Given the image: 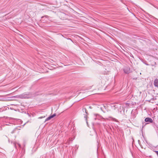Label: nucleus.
Masks as SVG:
<instances>
[{
    "mask_svg": "<svg viewBox=\"0 0 158 158\" xmlns=\"http://www.w3.org/2000/svg\"><path fill=\"white\" fill-rule=\"evenodd\" d=\"M31 96L32 95L30 93L25 92L22 94H21L14 96V97L21 99L29 98H31Z\"/></svg>",
    "mask_w": 158,
    "mask_h": 158,
    "instance_id": "nucleus-1",
    "label": "nucleus"
},
{
    "mask_svg": "<svg viewBox=\"0 0 158 158\" xmlns=\"http://www.w3.org/2000/svg\"><path fill=\"white\" fill-rule=\"evenodd\" d=\"M56 116V114L55 113L54 114L52 115H51L50 116H49L45 120V122L48 121L49 120H50L51 119L54 117Z\"/></svg>",
    "mask_w": 158,
    "mask_h": 158,
    "instance_id": "nucleus-2",
    "label": "nucleus"
},
{
    "mask_svg": "<svg viewBox=\"0 0 158 158\" xmlns=\"http://www.w3.org/2000/svg\"><path fill=\"white\" fill-rule=\"evenodd\" d=\"M145 121L146 122H149L150 123H152L153 120L152 119L150 118H147L145 119Z\"/></svg>",
    "mask_w": 158,
    "mask_h": 158,
    "instance_id": "nucleus-3",
    "label": "nucleus"
},
{
    "mask_svg": "<svg viewBox=\"0 0 158 158\" xmlns=\"http://www.w3.org/2000/svg\"><path fill=\"white\" fill-rule=\"evenodd\" d=\"M154 85L155 86L158 88V79H156L154 81Z\"/></svg>",
    "mask_w": 158,
    "mask_h": 158,
    "instance_id": "nucleus-4",
    "label": "nucleus"
},
{
    "mask_svg": "<svg viewBox=\"0 0 158 158\" xmlns=\"http://www.w3.org/2000/svg\"><path fill=\"white\" fill-rule=\"evenodd\" d=\"M12 144L15 147L16 149H17V145L19 148L21 147L19 143H16L15 142L12 143Z\"/></svg>",
    "mask_w": 158,
    "mask_h": 158,
    "instance_id": "nucleus-5",
    "label": "nucleus"
},
{
    "mask_svg": "<svg viewBox=\"0 0 158 158\" xmlns=\"http://www.w3.org/2000/svg\"><path fill=\"white\" fill-rule=\"evenodd\" d=\"M109 118H111V120L113 121H114L115 122H118V120L117 119H116L115 118H113L112 117H111V116L109 117Z\"/></svg>",
    "mask_w": 158,
    "mask_h": 158,
    "instance_id": "nucleus-6",
    "label": "nucleus"
},
{
    "mask_svg": "<svg viewBox=\"0 0 158 158\" xmlns=\"http://www.w3.org/2000/svg\"><path fill=\"white\" fill-rule=\"evenodd\" d=\"M124 72L126 73V74H128L129 73L131 72V70H123Z\"/></svg>",
    "mask_w": 158,
    "mask_h": 158,
    "instance_id": "nucleus-7",
    "label": "nucleus"
},
{
    "mask_svg": "<svg viewBox=\"0 0 158 158\" xmlns=\"http://www.w3.org/2000/svg\"><path fill=\"white\" fill-rule=\"evenodd\" d=\"M45 17L46 18H48V17H49V16H48V15H45V16H42V17L41 18H42V19H43L44 17ZM43 20V19H42V21Z\"/></svg>",
    "mask_w": 158,
    "mask_h": 158,
    "instance_id": "nucleus-8",
    "label": "nucleus"
},
{
    "mask_svg": "<svg viewBox=\"0 0 158 158\" xmlns=\"http://www.w3.org/2000/svg\"><path fill=\"white\" fill-rule=\"evenodd\" d=\"M98 116H99L100 117V118H102L103 119H104V118L102 116H99V115L98 114H97L96 115V117H98Z\"/></svg>",
    "mask_w": 158,
    "mask_h": 158,
    "instance_id": "nucleus-9",
    "label": "nucleus"
},
{
    "mask_svg": "<svg viewBox=\"0 0 158 158\" xmlns=\"http://www.w3.org/2000/svg\"><path fill=\"white\" fill-rule=\"evenodd\" d=\"M83 110H84L85 112L86 113V114H87V111L86 110V109L85 108Z\"/></svg>",
    "mask_w": 158,
    "mask_h": 158,
    "instance_id": "nucleus-10",
    "label": "nucleus"
},
{
    "mask_svg": "<svg viewBox=\"0 0 158 158\" xmlns=\"http://www.w3.org/2000/svg\"><path fill=\"white\" fill-rule=\"evenodd\" d=\"M132 116H133L134 118L136 117L135 114L134 113L132 114Z\"/></svg>",
    "mask_w": 158,
    "mask_h": 158,
    "instance_id": "nucleus-11",
    "label": "nucleus"
},
{
    "mask_svg": "<svg viewBox=\"0 0 158 158\" xmlns=\"http://www.w3.org/2000/svg\"><path fill=\"white\" fill-rule=\"evenodd\" d=\"M48 72V71H46L45 72H42V73H47Z\"/></svg>",
    "mask_w": 158,
    "mask_h": 158,
    "instance_id": "nucleus-12",
    "label": "nucleus"
},
{
    "mask_svg": "<svg viewBox=\"0 0 158 158\" xmlns=\"http://www.w3.org/2000/svg\"><path fill=\"white\" fill-rule=\"evenodd\" d=\"M44 117H39V119H41V118H43Z\"/></svg>",
    "mask_w": 158,
    "mask_h": 158,
    "instance_id": "nucleus-13",
    "label": "nucleus"
},
{
    "mask_svg": "<svg viewBox=\"0 0 158 158\" xmlns=\"http://www.w3.org/2000/svg\"><path fill=\"white\" fill-rule=\"evenodd\" d=\"M138 143H139V144L140 145V141L139 140H138Z\"/></svg>",
    "mask_w": 158,
    "mask_h": 158,
    "instance_id": "nucleus-14",
    "label": "nucleus"
},
{
    "mask_svg": "<svg viewBox=\"0 0 158 158\" xmlns=\"http://www.w3.org/2000/svg\"><path fill=\"white\" fill-rule=\"evenodd\" d=\"M14 130H13L11 132V133H14Z\"/></svg>",
    "mask_w": 158,
    "mask_h": 158,
    "instance_id": "nucleus-15",
    "label": "nucleus"
},
{
    "mask_svg": "<svg viewBox=\"0 0 158 158\" xmlns=\"http://www.w3.org/2000/svg\"><path fill=\"white\" fill-rule=\"evenodd\" d=\"M96 119H97V118H95V120H96Z\"/></svg>",
    "mask_w": 158,
    "mask_h": 158,
    "instance_id": "nucleus-16",
    "label": "nucleus"
},
{
    "mask_svg": "<svg viewBox=\"0 0 158 158\" xmlns=\"http://www.w3.org/2000/svg\"><path fill=\"white\" fill-rule=\"evenodd\" d=\"M86 116H86H85V118Z\"/></svg>",
    "mask_w": 158,
    "mask_h": 158,
    "instance_id": "nucleus-17",
    "label": "nucleus"
},
{
    "mask_svg": "<svg viewBox=\"0 0 158 158\" xmlns=\"http://www.w3.org/2000/svg\"><path fill=\"white\" fill-rule=\"evenodd\" d=\"M1 109H0V112H1Z\"/></svg>",
    "mask_w": 158,
    "mask_h": 158,
    "instance_id": "nucleus-18",
    "label": "nucleus"
}]
</instances>
